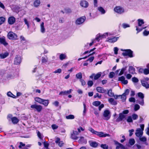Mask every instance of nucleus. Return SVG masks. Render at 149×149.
Returning <instances> with one entry per match:
<instances>
[{"label": "nucleus", "mask_w": 149, "mask_h": 149, "mask_svg": "<svg viewBox=\"0 0 149 149\" xmlns=\"http://www.w3.org/2000/svg\"><path fill=\"white\" fill-rule=\"evenodd\" d=\"M114 10L115 12L119 14H121L124 12V8L120 6L116 7L114 9Z\"/></svg>", "instance_id": "nucleus-7"}, {"label": "nucleus", "mask_w": 149, "mask_h": 149, "mask_svg": "<svg viewBox=\"0 0 149 149\" xmlns=\"http://www.w3.org/2000/svg\"><path fill=\"white\" fill-rule=\"evenodd\" d=\"M78 134V132L77 131H73L72 133L71 134V138L74 140H77L79 138L77 136V135Z\"/></svg>", "instance_id": "nucleus-11"}, {"label": "nucleus", "mask_w": 149, "mask_h": 149, "mask_svg": "<svg viewBox=\"0 0 149 149\" xmlns=\"http://www.w3.org/2000/svg\"><path fill=\"white\" fill-rule=\"evenodd\" d=\"M132 81L134 83H137L139 81V79L135 77H134L132 78Z\"/></svg>", "instance_id": "nucleus-54"}, {"label": "nucleus", "mask_w": 149, "mask_h": 149, "mask_svg": "<svg viewBox=\"0 0 149 149\" xmlns=\"http://www.w3.org/2000/svg\"><path fill=\"white\" fill-rule=\"evenodd\" d=\"M121 50L123 52L122 54L124 56H128L130 58H132L134 56L133 54V51L130 49H122Z\"/></svg>", "instance_id": "nucleus-1"}, {"label": "nucleus", "mask_w": 149, "mask_h": 149, "mask_svg": "<svg viewBox=\"0 0 149 149\" xmlns=\"http://www.w3.org/2000/svg\"><path fill=\"white\" fill-rule=\"evenodd\" d=\"M136 102L142 106H143L144 104L143 99H141L140 100H137Z\"/></svg>", "instance_id": "nucleus-48"}, {"label": "nucleus", "mask_w": 149, "mask_h": 149, "mask_svg": "<svg viewBox=\"0 0 149 149\" xmlns=\"http://www.w3.org/2000/svg\"><path fill=\"white\" fill-rule=\"evenodd\" d=\"M66 57V55L65 54H61L59 56V58L61 60L65 59Z\"/></svg>", "instance_id": "nucleus-33"}, {"label": "nucleus", "mask_w": 149, "mask_h": 149, "mask_svg": "<svg viewBox=\"0 0 149 149\" xmlns=\"http://www.w3.org/2000/svg\"><path fill=\"white\" fill-rule=\"evenodd\" d=\"M31 107L34 109V111H36L38 112H40L42 109V107L41 105L36 104L32 105L31 106Z\"/></svg>", "instance_id": "nucleus-6"}, {"label": "nucleus", "mask_w": 149, "mask_h": 149, "mask_svg": "<svg viewBox=\"0 0 149 149\" xmlns=\"http://www.w3.org/2000/svg\"><path fill=\"white\" fill-rule=\"evenodd\" d=\"M7 95L9 97H10L14 98H16V96L12 94L10 91L8 92Z\"/></svg>", "instance_id": "nucleus-41"}, {"label": "nucleus", "mask_w": 149, "mask_h": 149, "mask_svg": "<svg viewBox=\"0 0 149 149\" xmlns=\"http://www.w3.org/2000/svg\"><path fill=\"white\" fill-rule=\"evenodd\" d=\"M96 135H97L99 136L100 137H105L107 136H109V134H104V133L103 132H97L96 134Z\"/></svg>", "instance_id": "nucleus-15"}, {"label": "nucleus", "mask_w": 149, "mask_h": 149, "mask_svg": "<svg viewBox=\"0 0 149 149\" xmlns=\"http://www.w3.org/2000/svg\"><path fill=\"white\" fill-rule=\"evenodd\" d=\"M103 119L105 120H109L111 116V113L110 111L108 110L104 111L103 113Z\"/></svg>", "instance_id": "nucleus-4"}, {"label": "nucleus", "mask_w": 149, "mask_h": 149, "mask_svg": "<svg viewBox=\"0 0 149 149\" xmlns=\"http://www.w3.org/2000/svg\"><path fill=\"white\" fill-rule=\"evenodd\" d=\"M132 119L135 120L137 119L138 118V115L135 113H133L132 115Z\"/></svg>", "instance_id": "nucleus-40"}, {"label": "nucleus", "mask_w": 149, "mask_h": 149, "mask_svg": "<svg viewBox=\"0 0 149 149\" xmlns=\"http://www.w3.org/2000/svg\"><path fill=\"white\" fill-rule=\"evenodd\" d=\"M24 21L25 23V24L27 25V28L29 29L30 27L29 22L26 18H24Z\"/></svg>", "instance_id": "nucleus-37"}, {"label": "nucleus", "mask_w": 149, "mask_h": 149, "mask_svg": "<svg viewBox=\"0 0 149 149\" xmlns=\"http://www.w3.org/2000/svg\"><path fill=\"white\" fill-rule=\"evenodd\" d=\"M88 130L91 132L95 134H96V133L97 132L96 131H95L91 127L89 128L88 129Z\"/></svg>", "instance_id": "nucleus-52"}, {"label": "nucleus", "mask_w": 149, "mask_h": 149, "mask_svg": "<svg viewBox=\"0 0 149 149\" xmlns=\"http://www.w3.org/2000/svg\"><path fill=\"white\" fill-rule=\"evenodd\" d=\"M129 101L131 102H135L136 100L134 97H131L129 99Z\"/></svg>", "instance_id": "nucleus-62"}, {"label": "nucleus", "mask_w": 149, "mask_h": 149, "mask_svg": "<svg viewBox=\"0 0 149 149\" xmlns=\"http://www.w3.org/2000/svg\"><path fill=\"white\" fill-rule=\"evenodd\" d=\"M97 9L101 13V14H104L105 13V10L102 7H99L97 8Z\"/></svg>", "instance_id": "nucleus-32"}, {"label": "nucleus", "mask_w": 149, "mask_h": 149, "mask_svg": "<svg viewBox=\"0 0 149 149\" xmlns=\"http://www.w3.org/2000/svg\"><path fill=\"white\" fill-rule=\"evenodd\" d=\"M66 118L67 119H73L74 118V116L73 115H70L68 116H66Z\"/></svg>", "instance_id": "nucleus-43"}, {"label": "nucleus", "mask_w": 149, "mask_h": 149, "mask_svg": "<svg viewBox=\"0 0 149 149\" xmlns=\"http://www.w3.org/2000/svg\"><path fill=\"white\" fill-rule=\"evenodd\" d=\"M127 121L128 123H132L133 122V119L132 116H128L127 119Z\"/></svg>", "instance_id": "nucleus-45"}, {"label": "nucleus", "mask_w": 149, "mask_h": 149, "mask_svg": "<svg viewBox=\"0 0 149 149\" xmlns=\"http://www.w3.org/2000/svg\"><path fill=\"white\" fill-rule=\"evenodd\" d=\"M126 95L123 93L122 95H121V96H120L123 102L124 101L126 100Z\"/></svg>", "instance_id": "nucleus-47"}, {"label": "nucleus", "mask_w": 149, "mask_h": 149, "mask_svg": "<svg viewBox=\"0 0 149 149\" xmlns=\"http://www.w3.org/2000/svg\"><path fill=\"white\" fill-rule=\"evenodd\" d=\"M108 101L112 105H116L117 103L116 101H115L114 99L112 98H110L108 99Z\"/></svg>", "instance_id": "nucleus-24"}, {"label": "nucleus", "mask_w": 149, "mask_h": 149, "mask_svg": "<svg viewBox=\"0 0 149 149\" xmlns=\"http://www.w3.org/2000/svg\"><path fill=\"white\" fill-rule=\"evenodd\" d=\"M79 143L86 144L87 143V141L86 139H85L83 137L81 136L80 137V139L78 141Z\"/></svg>", "instance_id": "nucleus-27"}, {"label": "nucleus", "mask_w": 149, "mask_h": 149, "mask_svg": "<svg viewBox=\"0 0 149 149\" xmlns=\"http://www.w3.org/2000/svg\"><path fill=\"white\" fill-rule=\"evenodd\" d=\"M90 145L91 146L94 147H96L98 145L97 143L96 142H93L92 141H89Z\"/></svg>", "instance_id": "nucleus-28"}, {"label": "nucleus", "mask_w": 149, "mask_h": 149, "mask_svg": "<svg viewBox=\"0 0 149 149\" xmlns=\"http://www.w3.org/2000/svg\"><path fill=\"white\" fill-rule=\"evenodd\" d=\"M101 102L98 101H96L94 102L93 103V105L97 107L100 104Z\"/></svg>", "instance_id": "nucleus-42"}, {"label": "nucleus", "mask_w": 149, "mask_h": 149, "mask_svg": "<svg viewBox=\"0 0 149 149\" xmlns=\"http://www.w3.org/2000/svg\"><path fill=\"white\" fill-rule=\"evenodd\" d=\"M93 82L92 81H88V86L89 87H91L93 84Z\"/></svg>", "instance_id": "nucleus-61"}, {"label": "nucleus", "mask_w": 149, "mask_h": 149, "mask_svg": "<svg viewBox=\"0 0 149 149\" xmlns=\"http://www.w3.org/2000/svg\"><path fill=\"white\" fill-rule=\"evenodd\" d=\"M149 80V78L148 77L144 78L143 80L141 81L142 85L145 87L146 88H149V84H148L146 81Z\"/></svg>", "instance_id": "nucleus-10"}, {"label": "nucleus", "mask_w": 149, "mask_h": 149, "mask_svg": "<svg viewBox=\"0 0 149 149\" xmlns=\"http://www.w3.org/2000/svg\"><path fill=\"white\" fill-rule=\"evenodd\" d=\"M113 51L115 54H117L118 51V49L116 47H115L113 48Z\"/></svg>", "instance_id": "nucleus-60"}, {"label": "nucleus", "mask_w": 149, "mask_h": 149, "mask_svg": "<svg viewBox=\"0 0 149 149\" xmlns=\"http://www.w3.org/2000/svg\"><path fill=\"white\" fill-rule=\"evenodd\" d=\"M9 55L8 52H6L0 54V58L1 59H4L7 57Z\"/></svg>", "instance_id": "nucleus-26"}, {"label": "nucleus", "mask_w": 149, "mask_h": 149, "mask_svg": "<svg viewBox=\"0 0 149 149\" xmlns=\"http://www.w3.org/2000/svg\"><path fill=\"white\" fill-rule=\"evenodd\" d=\"M60 139L59 138H57L55 141V143L56 144H58V146L61 147L63 146V144L64 143L62 141H60Z\"/></svg>", "instance_id": "nucleus-23"}, {"label": "nucleus", "mask_w": 149, "mask_h": 149, "mask_svg": "<svg viewBox=\"0 0 149 149\" xmlns=\"http://www.w3.org/2000/svg\"><path fill=\"white\" fill-rule=\"evenodd\" d=\"M136 30L137 31V33H138V32L142 31L143 29H146L147 27V26L143 27L141 28H139L137 26H136Z\"/></svg>", "instance_id": "nucleus-46"}, {"label": "nucleus", "mask_w": 149, "mask_h": 149, "mask_svg": "<svg viewBox=\"0 0 149 149\" xmlns=\"http://www.w3.org/2000/svg\"><path fill=\"white\" fill-rule=\"evenodd\" d=\"M141 128H139L137 129L135 133L136 135L138 137H141L143 134V131L144 130V125L141 124L140 125Z\"/></svg>", "instance_id": "nucleus-3"}, {"label": "nucleus", "mask_w": 149, "mask_h": 149, "mask_svg": "<svg viewBox=\"0 0 149 149\" xmlns=\"http://www.w3.org/2000/svg\"><path fill=\"white\" fill-rule=\"evenodd\" d=\"M22 58L20 56L18 55L16 56L14 59V64L19 65L20 64Z\"/></svg>", "instance_id": "nucleus-9"}, {"label": "nucleus", "mask_w": 149, "mask_h": 149, "mask_svg": "<svg viewBox=\"0 0 149 149\" xmlns=\"http://www.w3.org/2000/svg\"><path fill=\"white\" fill-rule=\"evenodd\" d=\"M140 108V106L138 104H136L134 106V110L135 111H136L139 110Z\"/></svg>", "instance_id": "nucleus-58"}, {"label": "nucleus", "mask_w": 149, "mask_h": 149, "mask_svg": "<svg viewBox=\"0 0 149 149\" xmlns=\"http://www.w3.org/2000/svg\"><path fill=\"white\" fill-rule=\"evenodd\" d=\"M143 73L146 75L149 74V70L148 69L146 68L144 69Z\"/></svg>", "instance_id": "nucleus-56"}, {"label": "nucleus", "mask_w": 149, "mask_h": 149, "mask_svg": "<svg viewBox=\"0 0 149 149\" xmlns=\"http://www.w3.org/2000/svg\"><path fill=\"white\" fill-rule=\"evenodd\" d=\"M35 100L39 103L42 104L45 106H47L49 103L48 100H44L38 97H35Z\"/></svg>", "instance_id": "nucleus-2"}, {"label": "nucleus", "mask_w": 149, "mask_h": 149, "mask_svg": "<svg viewBox=\"0 0 149 149\" xmlns=\"http://www.w3.org/2000/svg\"><path fill=\"white\" fill-rule=\"evenodd\" d=\"M140 140L142 142H146L147 141L146 138L145 136L139 137Z\"/></svg>", "instance_id": "nucleus-44"}, {"label": "nucleus", "mask_w": 149, "mask_h": 149, "mask_svg": "<svg viewBox=\"0 0 149 149\" xmlns=\"http://www.w3.org/2000/svg\"><path fill=\"white\" fill-rule=\"evenodd\" d=\"M0 43L6 46L8 45V43L6 42L5 38L4 36H3L0 38Z\"/></svg>", "instance_id": "nucleus-19"}, {"label": "nucleus", "mask_w": 149, "mask_h": 149, "mask_svg": "<svg viewBox=\"0 0 149 149\" xmlns=\"http://www.w3.org/2000/svg\"><path fill=\"white\" fill-rule=\"evenodd\" d=\"M11 120L13 123L14 124H17L19 121V120L15 117L12 118Z\"/></svg>", "instance_id": "nucleus-29"}, {"label": "nucleus", "mask_w": 149, "mask_h": 149, "mask_svg": "<svg viewBox=\"0 0 149 149\" xmlns=\"http://www.w3.org/2000/svg\"><path fill=\"white\" fill-rule=\"evenodd\" d=\"M144 36H147L149 34V31L145 30L143 32Z\"/></svg>", "instance_id": "nucleus-57"}, {"label": "nucleus", "mask_w": 149, "mask_h": 149, "mask_svg": "<svg viewBox=\"0 0 149 149\" xmlns=\"http://www.w3.org/2000/svg\"><path fill=\"white\" fill-rule=\"evenodd\" d=\"M96 90L98 92L101 93H105L107 92L106 90L101 87H97Z\"/></svg>", "instance_id": "nucleus-21"}, {"label": "nucleus", "mask_w": 149, "mask_h": 149, "mask_svg": "<svg viewBox=\"0 0 149 149\" xmlns=\"http://www.w3.org/2000/svg\"><path fill=\"white\" fill-rule=\"evenodd\" d=\"M138 96L140 97L141 99H143L144 95L141 92L138 93Z\"/></svg>", "instance_id": "nucleus-51"}, {"label": "nucleus", "mask_w": 149, "mask_h": 149, "mask_svg": "<svg viewBox=\"0 0 149 149\" xmlns=\"http://www.w3.org/2000/svg\"><path fill=\"white\" fill-rule=\"evenodd\" d=\"M61 69H58L57 70H56L53 72V73H60L61 72Z\"/></svg>", "instance_id": "nucleus-64"}, {"label": "nucleus", "mask_w": 149, "mask_h": 149, "mask_svg": "<svg viewBox=\"0 0 149 149\" xmlns=\"http://www.w3.org/2000/svg\"><path fill=\"white\" fill-rule=\"evenodd\" d=\"M125 116L123 114V113H120L119 114V116L117 119L116 121L117 122H119L122 121L123 119L125 118Z\"/></svg>", "instance_id": "nucleus-16"}, {"label": "nucleus", "mask_w": 149, "mask_h": 149, "mask_svg": "<svg viewBox=\"0 0 149 149\" xmlns=\"http://www.w3.org/2000/svg\"><path fill=\"white\" fill-rule=\"evenodd\" d=\"M110 35H111L110 33H106L103 34H99L97 35L96 37L95 38V40H97L98 42L100 40L102 39V38H106L107 36Z\"/></svg>", "instance_id": "nucleus-5"}, {"label": "nucleus", "mask_w": 149, "mask_h": 149, "mask_svg": "<svg viewBox=\"0 0 149 149\" xmlns=\"http://www.w3.org/2000/svg\"><path fill=\"white\" fill-rule=\"evenodd\" d=\"M42 63L45 64H46L47 63H48L49 64L50 63L52 62L50 60H49L47 56L46 57H42Z\"/></svg>", "instance_id": "nucleus-17"}, {"label": "nucleus", "mask_w": 149, "mask_h": 149, "mask_svg": "<svg viewBox=\"0 0 149 149\" xmlns=\"http://www.w3.org/2000/svg\"><path fill=\"white\" fill-rule=\"evenodd\" d=\"M40 31L42 33H44L45 32L46 30L44 26V23L42 22L40 25Z\"/></svg>", "instance_id": "nucleus-25"}, {"label": "nucleus", "mask_w": 149, "mask_h": 149, "mask_svg": "<svg viewBox=\"0 0 149 149\" xmlns=\"http://www.w3.org/2000/svg\"><path fill=\"white\" fill-rule=\"evenodd\" d=\"M8 38L10 40H14L17 39V34L12 32H9L8 34Z\"/></svg>", "instance_id": "nucleus-8"}, {"label": "nucleus", "mask_w": 149, "mask_h": 149, "mask_svg": "<svg viewBox=\"0 0 149 149\" xmlns=\"http://www.w3.org/2000/svg\"><path fill=\"white\" fill-rule=\"evenodd\" d=\"M120 148L121 149H126V148L121 143L119 145H117L116 147V149H119Z\"/></svg>", "instance_id": "nucleus-36"}, {"label": "nucleus", "mask_w": 149, "mask_h": 149, "mask_svg": "<svg viewBox=\"0 0 149 149\" xmlns=\"http://www.w3.org/2000/svg\"><path fill=\"white\" fill-rule=\"evenodd\" d=\"M5 21V18L3 17H0V25L2 24Z\"/></svg>", "instance_id": "nucleus-50"}, {"label": "nucleus", "mask_w": 149, "mask_h": 149, "mask_svg": "<svg viewBox=\"0 0 149 149\" xmlns=\"http://www.w3.org/2000/svg\"><path fill=\"white\" fill-rule=\"evenodd\" d=\"M107 94L110 97H113L114 96V93L112 92L111 89H110L108 90Z\"/></svg>", "instance_id": "nucleus-35"}, {"label": "nucleus", "mask_w": 149, "mask_h": 149, "mask_svg": "<svg viewBox=\"0 0 149 149\" xmlns=\"http://www.w3.org/2000/svg\"><path fill=\"white\" fill-rule=\"evenodd\" d=\"M76 78L77 79H79L80 80L81 79V78H82V75L81 73V72L78 73L77 74H76Z\"/></svg>", "instance_id": "nucleus-39"}, {"label": "nucleus", "mask_w": 149, "mask_h": 149, "mask_svg": "<svg viewBox=\"0 0 149 149\" xmlns=\"http://www.w3.org/2000/svg\"><path fill=\"white\" fill-rule=\"evenodd\" d=\"M100 147L103 149H108V146L106 144H102L100 145Z\"/></svg>", "instance_id": "nucleus-53"}, {"label": "nucleus", "mask_w": 149, "mask_h": 149, "mask_svg": "<svg viewBox=\"0 0 149 149\" xmlns=\"http://www.w3.org/2000/svg\"><path fill=\"white\" fill-rule=\"evenodd\" d=\"M102 74L101 72H100L97 73L96 75L94 76V79L95 80L98 79L99 77H100Z\"/></svg>", "instance_id": "nucleus-38"}, {"label": "nucleus", "mask_w": 149, "mask_h": 149, "mask_svg": "<svg viewBox=\"0 0 149 149\" xmlns=\"http://www.w3.org/2000/svg\"><path fill=\"white\" fill-rule=\"evenodd\" d=\"M72 91V89H70L68 91H61L59 95H67L70 93Z\"/></svg>", "instance_id": "nucleus-22"}, {"label": "nucleus", "mask_w": 149, "mask_h": 149, "mask_svg": "<svg viewBox=\"0 0 149 149\" xmlns=\"http://www.w3.org/2000/svg\"><path fill=\"white\" fill-rule=\"evenodd\" d=\"M138 25L139 26H141L143 24H144V20L143 19H138L137 20Z\"/></svg>", "instance_id": "nucleus-30"}, {"label": "nucleus", "mask_w": 149, "mask_h": 149, "mask_svg": "<svg viewBox=\"0 0 149 149\" xmlns=\"http://www.w3.org/2000/svg\"><path fill=\"white\" fill-rule=\"evenodd\" d=\"M115 75V73L113 72H110L109 74V77L110 78H112Z\"/></svg>", "instance_id": "nucleus-59"}, {"label": "nucleus", "mask_w": 149, "mask_h": 149, "mask_svg": "<svg viewBox=\"0 0 149 149\" xmlns=\"http://www.w3.org/2000/svg\"><path fill=\"white\" fill-rule=\"evenodd\" d=\"M80 5L82 7L87 8L88 6V3L86 1H81L80 2Z\"/></svg>", "instance_id": "nucleus-20"}, {"label": "nucleus", "mask_w": 149, "mask_h": 149, "mask_svg": "<svg viewBox=\"0 0 149 149\" xmlns=\"http://www.w3.org/2000/svg\"><path fill=\"white\" fill-rule=\"evenodd\" d=\"M40 0H35L34 2L33 5L35 7H37L40 6Z\"/></svg>", "instance_id": "nucleus-31"}, {"label": "nucleus", "mask_w": 149, "mask_h": 149, "mask_svg": "<svg viewBox=\"0 0 149 149\" xmlns=\"http://www.w3.org/2000/svg\"><path fill=\"white\" fill-rule=\"evenodd\" d=\"M129 72L131 74H134L135 71V69L132 66H130L129 69Z\"/></svg>", "instance_id": "nucleus-34"}, {"label": "nucleus", "mask_w": 149, "mask_h": 149, "mask_svg": "<svg viewBox=\"0 0 149 149\" xmlns=\"http://www.w3.org/2000/svg\"><path fill=\"white\" fill-rule=\"evenodd\" d=\"M94 56H91L87 60V61H89L90 62H91L93 61L94 59Z\"/></svg>", "instance_id": "nucleus-63"}, {"label": "nucleus", "mask_w": 149, "mask_h": 149, "mask_svg": "<svg viewBox=\"0 0 149 149\" xmlns=\"http://www.w3.org/2000/svg\"><path fill=\"white\" fill-rule=\"evenodd\" d=\"M118 37H111L110 38H108V40L106 41L110 43H113L116 42L118 38Z\"/></svg>", "instance_id": "nucleus-14"}, {"label": "nucleus", "mask_w": 149, "mask_h": 149, "mask_svg": "<svg viewBox=\"0 0 149 149\" xmlns=\"http://www.w3.org/2000/svg\"><path fill=\"white\" fill-rule=\"evenodd\" d=\"M125 77L123 76H122L118 78V80L121 81L122 84L126 85L128 83V82L127 80H125Z\"/></svg>", "instance_id": "nucleus-18"}, {"label": "nucleus", "mask_w": 149, "mask_h": 149, "mask_svg": "<svg viewBox=\"0 0 149 149\" xmlns=\"http://www.w3.org/2000/svg\"><path fill=\"white\" fill-rule=\"evenodd\" d=\"M15 18L13 16L9 17L8 19V22L10 24H13L15 22Z\"/></svg>", "instance_id": "nucleus-13"}, {"label": "nucleus", "mask_w": 149, "mask_h": 149, "mask_svg": "<svg viewBox=\"0 0 149 149\" xmlns=\"http://www.w3.org/2000/svg\"><path fill=\"white\" fill-rule=\"evenodd\" d=\"M86 18L84 17H81L77 19L76 21V24H81L85 21Z\"/></svg>", "instance_id": "nucleus-12"}, {"label": "nucleus", "mask_w": 149, "mask_h": 149, "mask_svg": "<svg viewBox=\"0 0 149 149\" xmlns=\"http://www.w3.org/2000/svg\"><path fill=\"white\" fill-rule=\"evenodd\" d=\"M122 26L123 28L124 29H125L127 27H130V25L126 23H123L122 24Z\"/></svg>", "instance_id": "nucleus-55"}, {"label": "nucleus", "mask_w": 149, "mask_h": 149, "mask_svg": "<svg viewBox=\"0 0 149 149\" xmlns=\"http://www.w3.org/2000/svg\"><path fill=\"white\" fill-rule=\"evenodd\" d=\"M135 143V141L134 139H130L129 140V143L132 146Z\"/></svg>", "instance_id": "nucleus-49"}]
</instances>
